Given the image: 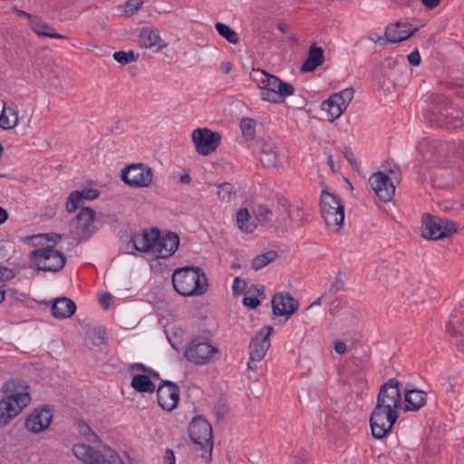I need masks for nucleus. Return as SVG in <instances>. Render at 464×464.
Returning a JSON list of instances; mask_svg holds the SVG:
<instances>
[{"instance_id": "f257e3e1", "label": "nucleus", "mask_w": 464, "mask_h": 464, "mask_svg": "<svg viewBox=\"0 0 464 464\" xmlns=\"http://www.w3.org/2000/svg\"><path fill=\"white\" fill-rule=\"evenodd\" d=\"M34 237L44 238L47 242H51L52 244L35 248L29 253L30 267L36 271L52 273H57L63 269L67 258L62 251L54 248L62 240L63 235L51 232L32 237V238Z\"/></svg>"}, {"instance_id": "f03ea898", "label": "nucleus", "mask_w": 464, "mask_h": 464, "mask_svg": "<svg viewBox=\"0 0 464 464\" xmlns=\"http://www.w3.org/2000/svg\"><path fill=\"white\" fill-rule=\"evenodd\" d=\"M430 107L426 115L430 126L453 130L464 125V112L454 106L446 96L431 93L429 96Z\"/></svg>"}, {"instance_id": "7ed1b4c3", "label": "nucleus", "mask_w": 464, "mask_h": 464, "mask_svg": "<svg viewBox=\"0 0 464 464\" xmlns=\"http://www.w3.org/2000/svg\"><path fill=\"white\" fill-rule=\"evenodd\" d=\"M175 291L182 296H199L208 291V278L199 266H186L176 268L172 274Z\"/></svg>"}, {"instance_id": "20e7f679", "label": "nucleus", "mask_w": 464, "mask_h": 464, "mask_svg": "<svg viewBox=\"0 0 464 464\" xmlns=\"http://www.w3.org/2000/svg\"><path fill=\"white\" fill-rule=\"evenodd\" d=\"M384 405L378 411L376 403L370 416L372 435L376 440L383 439L391 431L399 418L398 410L401 407L390 396L384 397Z\"/></svg>"}, {"instance_id": "39448f33", "label": "nucleus", "mask_w": 464, "mask_h": 464, "mask_svg": "<svg viewBox=\"0 0 464 464\" xmlns=\"http://www.w3.org/2000/svg\"><path fill=\"white\" fill-rule=\"evenodd\" d=\"M188 435L193 443L198 446V450L208 454H202L201 457L210 460L214 445L211 424L202 416H196L189 424Z\"/></svg>"}, {"instance_id": "423d86ee", "label": "nucleus", "mask_w": 464, "mask_h": 464, "mask_svg": "<svg viewBox=\"0 0 464 464\" xmlns=\"http://www.w3.org/2000/svg\"><path fill=\"white\" fill-rule=\"evenodd\" d=\"M321 215L327 227L337 226L339 231L344 221V207L341 200L324 188L320 196Z\"/></svg>"}, {"instance_id": "0eeeda50", "label": "nucleus", "mask_w": 464, "mask_h": 464, "mask_svg": "<svg viewBox=\"0 0 464 464\" xmlns=\"http://www.w3.org/2000/svg\"><path fill=\"white\" fill-rule=\"evenodd\" d=\"M421 236L431 240H440L457 232L454 221L430 214H424L421 218Z\"/></svg>"}, {"instance_id": "6e6552de", "label": "nucleus", "mask_w": 464, "mask_h": 464, "mask_svg": "<svg viewBox=\"0 0 464 464\" xmlns=\"http://www.w3.org/2000/svg\"><path fill=\"white\" fill-rule=\"evenodd\" d=\"M219 353L218 347L205 337L191 340L186 347L184 357L196 365H204L211 362L213 356Z\"/></svg>"}, {"instance_id": "1a4fd4ad", "label": "nucleus", "mask_w": 464, "mask_h": 464, "mask_svg": "<svg viewBox=\"0 0 464 464\" xmlns=\"http://www.w3.org/2000/svg\"><path fill=\"white\" fill-rule=\"evenodd\" d=\"M152 240L154 242L152 253L157 258H169L178 250L179 237L170 230L161 231L158 227H151Z\"/></svg>"}, {"instance_id": "9d476101", "label": "nucleus", "mask_w": 464, "mask_h": 464, "mask_svg": "<svg viewBox=\"0 0 464 464\" xmlns=\"http://www.w3.org/2000/svg\"><path fill=\"white\" fill-rule=\"evenodd\" d=\"M260 89L262 99L273 103L283 102L285 98L294 94L295 90L292 83L284 82L271 73Z\"/></svg>"}, {"instance_id": "9b49d317", "label": "nucleus", "mask_w": 464, "mask_h": 464, "mask_svg": "<svg viewBox=\"0 0 464 464\" xmlns=\"http://www.w3.org/2000/svg\"><path fill=\"white\" fill-rule=\"evenodd\" d=\"M121 177L130 188H148L152 182L153 173L151 168L143 163H132L121 169Z\"/></svg>"}, {"instance_id": "f8f14e48", "label": "nucleus", "mask_w": 464, "mask_h": 464, "mask_svg": "<svg viewBox=\"0 0 464 464\" xmlns=\"http://www.w3.org/2000/svg\"><path fill=\"white\" fill-rule=\"evenodd\" d=\"M191 139L196 151L202 156H208L214 152L220 144L221 135L208 128H198L193 130Z\"/></svg>"}, {"instance_id": "ddd939ff", "label": "nucleus", "mask_w": 464, "mask_h": 464, "mask_svg": "<svg viewBox=\"0 0 464 464\" xmlns=\"http://www.w3.org/2000/svg\"><path fill=\"white\" fill-rule=\"evenodd\" d=\"M273 331V326L265 325L256 334L255 337L251 339L248 347L250 360L247 363L248 369H253L252 362H260L265 357L270 347L268 338Z\"/></svg>"}, {"instance_id": "4468645a", "label": "nucleus", "mask_w": 464, "mask_h": 464, "mask_svg": "<svg viewBox=\"0 0 464 464\" xmlns=\"http://www.w3.org/2000/svg\"><path fill=\"white\" fill-rule=\"evenodd\" d=\"M180 390L176 382L161 380L157 389V401L162 410L171 411L178 407Z\"/></svg>"}, {"instance_id": "2eb2a0df", "label": "nucleus", "mask_w": 464, "mask_h": 464, "mask_svg": "<svg viewBox=\"0 0 464 464\" xmlns=\"http://www.w3.org/2000/svg\"><path fill=\"white\" fill-rule=\"evenodd\" d=\"M53 409L49 405L34 409L25 419V428L35 434L46 430L53 420Z\"/></svg>"}, {"instance_id": "dca6fc26", "label": "nucleus", "mask_w": 464, "mask_h": 464, "mask_svg": "<svg viewBox=\"0 0 464 464\" xmlns=\"http://www.w3.org/2000/svg\"><path fill=\"white\" fill-rule=\"evenodd\" d=\"M369 182L376 196L382 201L389 202L392 199L395 193V186L387 174L382 171H377L370 177Z\"/></svg>"}, {"instance_id": "f3484780", "label": "nucleus", "mask_w": 464, "mask_h": 464, "mask_svg": "<svg viewBox=\"0 0 464 464\" xmlns=\"http://www.w3.org/2000/svg\"><path fill=\"white\" fill-rule=\"evenodd\" d=\"M271 304L274 315L286 318L293 315L299 307L297 300L287 292L276 293L272 298Z\"/></svg>"}, {"instance_id": "a211bd4d", "label": "nucleus", "mask_w": 464, "mask_h": 464, "mask_svg": "<svg viewBox=\"0 0 464 464\" xmlns=\"http://www.w3.org/2000/svg\"><path fill=\"white\" fill-rule=\"evenodd\" d=\"M151 228L150 231L143 229L141 233H134L124 246L125 253L135 254L137 251L148 253L153 251Z\"/></svg>"}, {"instance_id": "6ab92c4d", "label": "nucleus", "mask_w": 464, "mask_h": 464, "mask_svg": "<svg viewBox=\"0 0 464 464\" xmlns=\"http://www.w3.org/2000/svg\"><path fill=\"white\" fill-rule=\"evenodd\" d=\"M72 452L84 464H112L101 451L84 443L73 445Z\"/></svg>"}, {"instance_id": "aec40b11", "label": "nucleus", "mask_w": 464, "mask_h": 464, "mask_svg": "<svg viewBox=\"0 0 464 464\" xmlns=\"http://www.w3.org/2000/svg\"><path fill=\"white\" fill-rule=\"evenodd\" d=\"M418 30V27L413 28L410 23L397 21L395 24H389L386 27L384 35L386 42L395 44L409 39Z\"/></svg>"}, {"instance_id": "412c9836", "label": "nucleus", "mask_w": 464, "mask_h": 464, "mask_svg": "<svg viewBox=\"0 0 464 464\" xmlns=\"http://www.w3.org/2000/svg\"><path fill=\"white\" fill-rule=\"evenodd\" d=\"M95 217V210L90 207L82 208L75 216L78 223V233L82 238H89L97 230L94 226Z\"/></svg>"}, {"instance_id": "4be33fe9", "label": "nucleus", "mask_w": 464, "mask_h": 464, "mask_svg": "<svg viewBox=\"0 0 464 464\" xmlns=\"http://www.w3.org/2000/svg\"><path fill=\"white\" fill-rule=\"evenodd\" d=\"M138 43L140 47L154 49L155 53L162 51L167 47V43L160 36V31L157 28H141L139 34Z\"/></svg>"}, {"instance_id": "5701e85b", "label": "nucleus", "mask_w": 464, "mask_h": 464, "mask_svg": "<svg viewBox=\"0 0 464 464\" xmlns=\"http://www.w3.org/2000/svg\"><path fill=\"white\" fill-rule=\"evenodd\" d=\"M401 382L396 378H391L379 389L377 395V409L380 411L381 407H385L384 397L394 399L395 403L401 404Z\"/></svg>"}, {"instance_id": "b1692460", "label": "nucleus", "mask_w": 464, "mask_h": 464, "mask_svg": "<svg viewBox=\"0 0 464 464\" xmlns=\"http://www.w3.org/2000/svg\"><path fill=\"white\" fill-rule=\"evenodd\" d=\"M427 401V393L414 387L413 384L408 383L404 389V410L406 411H417Z\"/></svg>"}, {"instance_id": "393cba45", "label": "nucleus", "mask_w": 464, "mask_h": 464, "mask_svg": "<svg viewBox=\"0 0 464 464\" xmlns=\"http://www.w3.org/2000/svg\"><path fill=\"white\" fill-rule=\"evenodd\" d=\"M51 312L56 319L70 318L76 312V304L68 297H58L53 301Z\"/></svg>"}, {"instance_id": "a878e982", "label": "nucleus", "mask_w": 464, "mask_h": 464, "mask_svg": "<svg viewBox=\"0 0 464 464\" xmlns=\"http://www.w3.org/2000/svg\"><path fill=\"white\" fill-rule=\"evenodd\" d=\"M324 49L313 43L308 50V54L301 66V72H311L316 70L324 62Z\"/></svg>"}, {"instance_id": "bb28decb", "label": "nucleus", "mask_w": 464, "mask_h": 464, "mask_svg": "<svg viewBox=\"0 0 464 464\" xmlns=\"http://www.w3.org/2000/svg\"><path fill=\"white\" fill-rule=\"evenodd\" d=\"M30 28L39 37H49L55 39H65L66 36L55 32V29L49 24L45 23L42 17L36 15L30 23Z\"/></svg>"}, {"instance_id": "cd10ccee", "label": "nucleus", "mask_w": 464, "mask_h": 464, "mask_svg": "<svg viewBox=\"0 0 464 464\" xmlns=\"http://www.w3.org/2000/svg\"><path fill=\"white\" fill-rule=\"evenodd\" d=\"M320 108L325 119L330 122L338 119L345 111V109L334 99L333 94L321 103Z\"/></svg>"}, {"instance_id": "c85d7f7f", "label": "nucleus", "mask_w": 464, "mask_h": 464, "mask_svg": "<svg viewBox=\"0 0 464 464\" xmlns=\"http://www.w3.org/2000/svg\"><path fill=\"white\" fill-rule=\"evenodd\" d=\"M256 144L259 147L260 162L263 166L266 168L274 167L277 157L273 146L264 139L257 140Z\"/></svg>"}, {"instance_id": "c756f323", "label": "nucleus", "mask_w": 464, "mask_h": 464, "mask_svg": "<svg viewBox=\"0 0 464 464\" xmlns=\"http://www.w3.org/2000/svg\"><path fill=\"white\" fill-rule=\"evenodd\" d=\"M131 388L140 393H152L155 391V384L149 375L137 373L132 376Z\"/></svg>"}, {"instance_id": "7c9ffc66", "label": "nucleus", "mask_w": 464, "mask_h": 464, "mask_svg": "<svg viewBox=\"0 0 464 464\" xmlns=\"http://www.w3.org/2000/svg\"><path fill=\"white\" fill-rule=\"evenodd\" d=\"M20 412L19 408H16L9 401H7L4 398L0 400V428L9 424Z\"/></svg>"}, {"instance_id": "2f4dec72", "label": "nucleus", "mask_w": 464, "mask_h": 464, "mask_svg": "<svg viewBox=\"0 0 464 464\" xmlns=\"http://www.w3.org/2000/svg\"><path fill=\"white\" fill-rule=\"evenodd\" d=\"M237 224L240 230L245 233H252L256 225L254 221H251V216L247 208H240L237 213Z\"/></svg>"}, {"instance_id": "473e14b6", "label": "nucleus", "mask_w": 464, "mask_h": 464, "mask_svg": "<svg viewBox=\"0 0 464 464\" xmlns=\"http://www.w3.org/2000/svg\"><path fill=\"white\" fill-rule=\"evenodd\" d=\"M18 112L13 108H4L0 115V128L14 129L18 124Z\"/></svg>"}, {"instance_id": "72a5a7b5", "label": "nucleus", "mask_w": 464, "mask_h": 464, "mask_svg": "<svg viewBox=\"0 0 464 464\" xmlns=\"http://www.w3.org/2000/svg\"><path fill=\"white\" fill-rule=\"evenodd\" d=\"M372 78L379 87L384 91H390L394 86L393 82L387 75V69L383 65H379L374 69Z\"/></svg>"}, {"instance_id": "f704fd0d", "label": "nucleus", "mask_w": 464, "mask_h": 464, "mask_svg": "<svg viewBox=\"0 0 464 464\" xmlns=\"http://www.w3.org/2000/svg\"><path fill=\"white\" fill-rule=\"evenodd\" d=\"M277 257L278 254L276 250H269L257 255L251 260V268L257 271L275 261Z\"/></svg>"}, {"instance_id": "c9c22d12", "label": "nucleus", "mask_w": 464, "mask_h": 464, "mask_svg": "<svg viewBox=\"0 0 464 464\" xmlns=\"http://www.w3.org/2000/svg\"><path fill=\"white\" fill-rule=\"evenodd\" d=\"M5 400L9 401L13 405L22 411L31 401V395L29 392H16L5 395Z\"/></svg>"}, {"instance_id": "e433bc0d", "label": "nucleus", "mask_w": 464, "mask_h": 464, "mask_svg": "<svg viewBox=\"0 0 464 464\" xmlns=\"http://www.w3.org/2000/svg\"><path fill=\"white\" fill-rule=\"evenodd\" d=\"M28 389L29 385H27L24 381L19 379L8 380L5 382L2 387V391L5 393V395L27 392Z\"/></svg>"}, {"instance_id": "4c0bfd02", "label": "nucleus", "mask_w": 464, "mask_h": 464, "mask_svg": "<svg viewBox=\"0 0 464 464\" xmlns=\"http://www.w3.org/2000/svg\"><path fill=\"white\" fill-rule=\"evenodd\" d=\"M215 28L218 34L225 38L228 43L233 44H237L239 43V37L236 31H234L226 24L218 22L215 24Z\"/></svg>"}, {"instance_id": "58836bf2", "label": "nucleus", "mask_w": 464, "mask_h": 464, "mask_svg": "<svg viewBox=\"0 0 464 464\" xmlns=\"http://www.w3.org/2000/svg\"><path fill=\"white\" fill-rule=\"evenodd\" d=\"M79 433L90 442H97L100 440L99 436L91 429V427L82 420H76L74 422Z\"/></svg>"}, {"instance_id": "ea45409f", "label": "nucleus", "mask_w": 464, "mask_h": 464, "mask_svg": "<svg viewBox=\"0 0 464 464\" xmlns=\"http://www.w3.org/2000/svg\"><path fill=\"white\" fill-rule=\"evenodd\" d=\"M460 316L464 317V300L459 303V308H455L453 310V313L450 315V319L446 326L447 331L450 333L452 335L458 334L456 324L460 323Z\"/></svg>"}, {"instance_id": "a19ab883", "label": "nucleus", "mask_w": 464, "mask_h": 464, "mask_svg": "<svg viewBox=\"0 0 464 464\" xmlns=\"http://www.w3.org/2000/svg\"><path fill=\"white\" fill-rule=\"evenodd\" d=\"M253 213L256 220L261 224H266L272 221L273 211L265 205H256L253 208Z\"/></svg>"}, {"instance_id": "79ce46f5", "label": "nucleus", "mask_w": 464, "mask_h": 464, "mask_svg": "<svg viewBox=\"0 0 464 464\" xmlns=\"http://www.w3.org/2000/svg\"><path fill=\"white\" fill-rule=\"evenodd\" d=\"M256 121L252 118H243L240 121V129L246 140H253L256 136Z\"/></svg>"}, {"instance_id": "37998d69", "label": "nucleus", "mask_w": 464, "mask_h": 464, "mask_svg": "<svg viewBox=\"0 0 464 464\" xmlns=\"http://www.w3.org/2000/svg\"><path fill=\"white\" fill-rule=\"evenodd\" d=\"M113 59L121 64H128L131 62H136L139 59V54L135 53L134 51L130 50L128 52L125 51H118L113 53Z\"/></svg>"}, {"instance_id": "c03bdc74", "label": "nucleus", "mask_w": 464, "mask_h": 464, "mask_svg": "<svg viewBox=\"0 0 464 464\" xmlns=\"http://www.w3.org/2000/svg\"><path fill=\"white\" fill-rule=\"evenodd\" d=\"M345 289V280L342 271H338L335 275L334 280L331 283L329 288L324 295H335Z\"/></svg>"}, {"instance_id": "a18cd8bd", "label": "nucleus", "mask_w": 464, "mask_h": 464, "mask_svg": "<svg viewBox=\"0 0 464 464\" xmlns=\"http://www.w3.org/2000/svg\"><path fill=\"white\" fill-rule=\"evenodd\" d=\"M354 95L353 88H345L333 94L335 100L346 110Z\"/></svg>"}, {"instance_id": "49530a36", "label": "nucleus", "mask_w": 464, "mask_h": 464, "mask_svg": "<svg viewBox=\"0 0 464 464\" xmlns=\"http://www.w3.org/2000/svg\"><path fill=\"white\" fill-rule=\"evenodd\" d=\"M82 199L78 194V190L72 191L65 203V208L68 213H73L80 207Z\"/></svg>"}, {"instance_id": "de8ad7c7", "label": "nucleus", "mask_w": 464, "mask_h": 464, "mask_svg": "<svg viewBox=\"0 0 464 464\" xmlns=\"http://www.w3.org/2000/svg\"><path fill=\"white\" fill-rule=\"evenodd\" d=\"M233 185L229 182H224L218 186V196L221 201L228 202L233 193Z\"/></svg>"}, {"instance_id": "09e8293b", "label": "nucleus", "mask_w": 464, "mask_h": 464, "mask_svg": "<svg viewBox=\"0 0 464 464\" xmlns=\"http://www.w3.org/2000/svg\"><path fill=\"white\" fill-rule=\"evenodd\" d=\"M92 334L95 336L92 339V343L96 346L103 344L107 340V332L103 326L94 327L92 330Z\"/></svg>"}, {"instance_id": "8fccbe9b", "label": "nucleus", "mask_w": 464, "mask_h": 464, "mask_svg": "<svg viewBox=\"0 0 464 464\" xmlns=\"http://www.w3.org/2000/svg\"><path fill=\"white\" fill-rule=\"evenodd\" d=\"M143 4V0H127L123 5V12L126 15L136 14Z\"/></svg>"}, {"instance_id": "3c124183", "label": "nucleus", "mask_w": 464, "mask_h": 464, "mask_svg": "<svg viewBox=\"0 0 464 464\" xmlns=\"http://www.w3.org/2000/svg\"><path fill=\"white\" fill-rule=\"evenodd\" d=\"M269 74L270 73L265 70L253 69L250 72L249 76H250V79L253 80L255 82H256L258 87L261 88V86L263 84H265V82Z\"/></svg>"}, {"instance_id": "603ef678", "label": "nucleus", "mask_w": 464, "mask_h": 464, "mask_svg": "<svg viewBox=\"0 0 464 464\" xmlns=\"http://www.w3.org/2000/svg\"><path fill=\"white\" fill-rule=\"evenodd\" d=\"M290 218V209L285 198L278 200V219L277 222L285 221Z\"/></svg>"}, {"instance_id": "864d4df0", "label": "nucleus", "mask_w": 464, "mask_h": 464, "mask_svg": "<svg viewBox=\"0 0 464 464\" xmlns=\"http://www.w3.org/2000/svg\"><path fill=\"white\" fill-rule=\"evenodd\" d=\"M342 152H343L344 158L348 160V162L352 166V168L358 171L360 169V163L357 160L352 149H350L347 146H343Z\"/></svg>"}, {"instance_id": "5fc2aeb1", "label": "nucleus", "mask_w": 464, "mask_h": 464, "mask_svg": "<svg viewBox=\"0 0 464 464\" xmlns=\"http://www.w3.org/2000/svg\"><path fill=\"white\" fill-rule=\"evenodd\" d=\"M214 411H215L218 419H222L227 414L228 408L227 405V401L224 398H219L217 401V402L214 406Z\"/></svg>"}, {"instance_id": "6e6d98bb", "label": "nucleus", "mask_w": 464, "mask_h": 464, "mask_svg": "<svg viewBox=\"0 0 464 464\" xmlns=\"http://www.w3.org/2000/svg\"><path fill=\"white\" fill-rule=\"evenodd\" d=\"M78 194L82 199L93 200L100 196V191L96 188H85L82 190H78Z\"/></svg>"}, {"instance_id": "4d7b16f0", "label": "nucleus", "mask_w": 464, "mask_h": 464, "mask_svg": "<svg viewBox=\"0 0 464 464\" xmlns=\"http://www.w3.org/2000/svg\"><path fill=\"white\" fill-rule=\"evenodd\" d=\"M246 287V282L244 278L236 277L233 282L232 290L234 295H239L242 294Z\"/></svg>"}, {"instance_id": "13d9d810", "label": "nucleus", "mask_w": 464, "mask_h": 464, "mask_svg": "<svg viewBox=\"0 0 464 464\" xmlns=\"http://www.w3.org/2000/svg\"><path fill=\"white\" fill-rule=\"evenodd\" d=\"M14 276H15V274L11 268L0 266V282L10 281Z\"/></svg>"}, {"instance_id": "bf43d9fd", "label": "nucleus", "mask_w": 464, "mask_h": 464, "mask_svg": "<svg viewBox=\"0 0 464 464\" xmlns=\"http://www.w3.org/2000/svg\"><path fill=\"white\" fill-rule=\"evenodd\" d=\"M408 62L412 66H419L421 63L420 54L418 49H415L411 53H410L407 56Z\"/></svg>"}, {"instance_id": "052dcab7", "label": "nucleus", "mask_w": 464, "mask_h": 464, "mask_svg": "<svg viewBox=\"0 0 464 464\" xmlns=\"http://www.w3.org/2000/svg\"><path fill=\"white\" fill-rule=\"evenodd\" d=\"M243 304L245 306L255 309L260 304V300L256 296H245Z\"/></svg>"}, {"instance_id": "680f3d73", "label": "nucleus", "mask_w": 464, "mask_h": 464, "mask_svg": "<svg viewBox=\"0 0 464 464\" xmlns=\"http://www.w3.org/2000/svg\"><path fill=\"white\" fill-rule=\"evenodd\" d=\"M164 464H176L174 451L167 449L164 455Z\"/></svg>"}, {"instance_id": "e2e57ef3", "label": "nucleus", "mask_w": 464, "mask_h": 464, "mask_svg": "<svg viewBox=\"0 0 464 464\" xmlns=\"http://www.w3.org/2000/svg\"><path fill=\"white\" fill-rule=\"evenodd\" d=\"M334 351L338 353V354H343L346 353L347 351V346H346V343L343 342V341H341V340H336L334 342Z\"/></svg>"}, {"instance_id": "0e129e2a", "label": "nucleus", "mask_w": 464, "mask_h": 464, "mask_svg": "<svg viewBox=\"0 0 464 464\" xmlns=\"http://www.w3.org/2000/svg\"><path fill=\"white\" fill-rule=\"evenodd\" d=\"M111 299V295L109 292L103 293L100 299V304L104 308L107 309L109 307V302Z\"/></svg>"}, {"instance_id": "69168bd1", "label": "nucleus", "mask_w": 464, "mask_h": 464, "mask_svg": "<svg viewBox=\"0 0 464 464\" xmlns=\"http://www.w3.org/2000/svg\"><path fill=\"white\" fill-rule=\"evenodd\" d=\"M149 368L150 367L146 366L145 364H143L141 362H135V363L130 364V371L137 370V371H141V372L147 373Z\"/></svg>"}, {"instance_id": "338daca9", "label": "nucleus", "mask_w": 464, "mask_h": 464, "mask_svg": "<svg viewBox=\"0 0 464 464\" xmlns=\"http://www.w3.org/2000/svg\"><path fill=\"white\" fill-rule=\"evenodd\" d=\"M232 63L229 61H224L220 64V69L225 74H228L232 70Z\"/></svg>"}, {"instance_id": "774afa93", "label": "nucleus", "mask_w": 464, "mask_h": 464, "mask_svg": "<svg viewBox=\"0 0 464 464\" xmlns=\"http://www.w3.org/2000/svg\"><path fill=\"white\" fill-rule=\"evenodd\" d=\"M440 1V0H421L422 5L429 9L436 8L439 5Z\"/></svg>"}]
</instances>
